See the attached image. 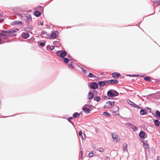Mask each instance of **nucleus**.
<instances>
[{
	"label": "nucleus",
	"instance_id": "nucleus-1",
	"mask_svg": "<svg viewBox=\"0 0 160 160\" xmlns=\"http://www.w3.org/2000/svg\"><path fill=\"white\" fill-rule=\"evenodd\" d=\"M119 94V93L116 91L112 89L108 90L107 93V95L109 97H116Z\"/></svg>",
	"mask_w": 160,
	"mask_h": 160
},
{
	"label": "nucleus",
	"instance_id": "nucleus-2",
	"mask_svg": "<svg viewBox=\"0 0 160 160\" xmlns=\"http://www.w3.org/2000/svg\"><path fill=\"white\" fill-rule=\"evenodd\" d=\"M151 108L148 107L141 109L140 111V114L141 115L147 114L148 112L151 113Z\"/></svg>",
	"mask_w": 160,
	"mask_h": 160
},
{
	"label": "nucleus",
	"instance_id": "nucleus-3",
	"mask_svg": "<svg viewBox=\"0 0 160 160\" xmlns=\"http://www.w3.org/2000/svg\"><path fill=\"white\" fill-rule=\"evenodd\" d=\"M5 32H0V37L1 38V39L6 40L8 39V38L10 37H14L16 36V34H13L11 35H9L6 34Z\"/></svg>",
	"mask_w": 160,
	"mask_h": 160
},
{
	"label": "nucleus",
	"instance_id": "nucleus-4",
	"mask_svg": "<svg viewBox=\"0 0 160 160\" xmlns=\"http://www.w3.org/2000/svg\"><path fill=\"white\" fill-rule=\"evenodd\" d=\"M89 87L90 88L93 89H97L98 87V83L96 82H91L89 84Z\"/></svg>",
	"mask_w": 160,
	"mask_h": 160
},
{
	"label": "nucleus",
	"instance_id": "nucleus-5",
	"mask_svg": "<svg viewBox=\"0 0 160 160\" xmlns=\"http://www.w3.org/2000/svg\"><path fill=\"white\" fill-rule=\"evenodd\" d=\"M112 137L114 140L116 141V142H119L120 140L119 136L115 132H112Z\"/></svg>",
	"mask_w": 160,
	"mask_h": 160
},
{
	"label": "nucleus",
	"instance_id": "nucleus-6",
	"mask_svg": "<svg viewBox=\"0 0 160 160\" xmlns=\"http://www.w3.org/2000/svg\"><path fill=\"white\" fill-rule=\"evenodd\" d=\"M140 138L143 139H144L147 137V134L143 131H141L139 134Z\"/></svg>",
	"mask_w": 160,
	"mask_h": 160
},
{
	"label": "nucleus",
	"instance_id": "nucleus-7",
	"mask_svg": "<svg viewBox=\"0 0 160 160\" xmlns=\"http://www.w3.org/2000/svg\"><path fill=\"white\" fill-rule=\"evenodd\" d=\"M108 84H116L118 83V81L117 79H112L110 80H107L106 81Z\"/></svg>",
	"mask_w": 160,
	"mask_h": 160
},
{
	"label": "nucleus",
	"instance_id": "nucleus-8",
	"mask_svg": "<svg viewBox=\"0 0 160 160\" xmlns=\"http://www.w3.org/2000/svg\"><path fill=\"white\" fill-rule=\"evenodd\" d=\"M22 22L21 21L14 20L11 22V25L12 26L18 25L22 24Z\"/></svg>",
	"mask_w": 160,
	"mask_h": 160
},
{
	"label": "nucleus",
	"instance_id": "nucleus-9",
	"mask_svg": "<svg viewBox=\"0 0 160 160\" xmlns=\"http://www.w3.org/2000/svg\"><path fill=\"white\" fill-rule=\"evenodd\" d=\"M41 34L43 35V37L45 38H50L51 37V36L47 32H45L44 31H42Z\"/></svg>",
	"mask_w": 160,
	"mask_h": 160
},
{
	"label": "nucleus",
	"instance_id": "nucleus-10",
	"mask_svg": "<svg viewBox=\"0 0 160 160\" xmlns=\"http://www.w3.org/2000/svg\"><path fill=\"white\" fill-rule=\"evenodd\" d=\"M142 143L143 147L145 150L148 149L149 148V145L146 141L142 140Z\"/></svg>",
	"mask_w": 160,
	"mask_h": 160
},
{
	"label": "nucleus",
	"instance_id": "nucleus-11",
	"mask_svg": "<svg viewBox=\"0 0 160 160\" xmlns=\"http://www.w3.org/2000/svg\"><path fill=\"white\" fill-rule=\"evenodd\" d=\"M58 31L57 30L53 31L51 33L50 36L52 39H55L57 38V34H58Z\"/></svg>",
	"mask_w": 160,
	"mask_h": 160
},
{
	"label": "nucleus",
	"instance_id": "nucleus-12",
	"mask_svg": "<svg viewBox=\"0 0 160 160\" xmlns=\"http://www.w3.org/2000/svg\"><path fill=\"white\" fill-rule=\"evenodd\" d=\"M67 55V52L66 51L62 50V51L61 52L60 54L59 55V57L62 58H63L65 57V56H66Z\"/></svg>",
	"mask_w": 160,
	"mask_h": 160
},
{
	"label": "nucleus",
	"instance_id": "nucleus-13",
	"mask_svg": "<svg viewBox=\"0 0 160 160\" xmlns=\"http://www.w3.org/2000/svg\"><path fill=\"white\" fill-rule=\"evenodd\" d=\"M107 80H105L104 81H98V83L101 87H103L105 86L106 84H107L106 82Z\"/></svg>",
	"mask_w": 160,
	"mask_h": 160
},
{
	"label": "nucleus",
	"instance_id": "nucleus-14",
	"mask_svg": "<svg viewBox=\"0 0 160 160\" xmlns=\"http://www.w3.org/2000/svg\"><path fill=\"white\" fill-rule=\"evenodd\" d=\"M112 75L113 78H117L121 76L120 73L118 72H114L112 73Z\"/></svg>",
	"mask_w": 160,
	"mask_h": 160
},
{
	"label": "nucleus",
	"instance_id": "nucleus-15",
	"mask_svg": "<svg viewBox=\"0 0 160 160\" xmlns=\"http://www.w3.org/2000/svg\"><path fill=\"white\" fill-rule=\"evenodd\" d=\"M82 110L85 113H87L88 114L91 111V109H89V108H88L87 107H83Z\"/></svg>",
	"mask_w": 160,
	"mask_h": 160
},
{
	"label": "nucleus",
	"instance_id": "nucleus-16",
	"mask_svg": "<svg viewBox=\"0 0 160 160\" xmlns=\"http://www.w3.org/2000/svg\"><path fill=\"white\" fill-rule=\"evenodd\" d=\"M29 34L27 32H23L22 34V37L24 39H27L29 37Z\"/></svg>",
	"mask_w": 160,
	"mask_h": 160
},
{
	"label": "nucleus",
	"instance_id": "nucleus-17",
	"mask_svg": "<svg viewBox=\"0 0 160 160\" xmlns=\"http://www.w3.org/2000/svg\"><path fill=\"white\" fill-rule=\"evenodd\" d=\"M94 96V94L93 93L91 92H89L88 93L87 96V98L88 99H91Z\"/></svg>",
	"mask_w": 160,
	"mask_h": 160
},
{
	"label": "nucleus",
	"instance_id": "nucleus-18",
	"mask_svg": "<svg viewBox=\"0 0 160 160\" xmlns=\"http://www.w3.org/2000/svg\"><path fill=\"white\" fill-rule=\"evenodd\" d=\"M79 135L81 136L82 140L85 139L86 138L84 132H82L81 131H80L79 132Z\"/></svg>",
	"mask_w": 160,
	"mask_h": 160
},
{
	"label": "nucleus",
	"instance_id": "nucleus-19",
	"mask_svg": "<svg viewBox=\"0 0 160 160\" xmlns=\"http://www.w3.org/2000/svg\"><path fill=\"white\" fill-rule=\"evenodd\" d=\"M25 30L24 31L28 32H29L31 31L33 27L32 25H28L25 28Z\"/></svg>",
	"mask_w": 160,
	"mask_h": 160
},
{
	"label": "nucleus",
	"instance_id": "nucleus-20",
	"mask_svg": "<svg viewBox=\"0 0 160 160\" xmlns=\"http://www.w3.org/2000/svg\"><path fill=\"white\" fill-rule=\"evenodd\" d=\"M34 15L37 17H39L41 15V13L39 11L36 10L34 12Z\"/></svg>",
	"mask_w": 160,
	"mask_h": 160
},
{
	"label": "nucleus",
	"instance_id": "nucleus-21",
	"mask_svg": "<svg viewBox=\"0 0 160 160\" xmlns=\"http://www.w3.org/2000/svg\"><path fill=\"white\" fill-rule=\"evenodd\" d=\"M127 102L131 106H133L134 107H135L136 104L134 103V102L131 101L130 100H127Z\"/></svg>",
	"mask_w": 160,
	"mask_h": 160
},
{
	"label": "nucleus",
	"instance_id": "nucleus-22",
	"mask_svg": "<svg viewBox=\"0 0 160 160\" xmlns=\"http://www.w3.org/2000/svg\"><path fill=\"white\" fill-rule=\"evenodd\" d=\"M153 122L155 125L157 127H158L159 126L160 122L157 119H155L153 121Z\"/></svg>",
	"mask_w": 160,
	"mask_h": 160
},
{
	"label": "nucleus",
	"instance_id": "nucleus-23",
	"mask_svg": "<svg viewBox=\"0 0 160 160\" xmlns=\"http://www.w3.org/2000/svg\"><path fill=\"white\" fill-rule=\"evenodd\" d=\"M80 116V114L78 112H75L73 113L72 118H78Z\"/></svg>",
	"mask_w": 160,
	"mask_h": 160
},
{
	"label": "nucleus",
	"instance_id": "nucleus-24",
	"mask_svg": "<svg viewBox=\"0 0 160 160\" xmlns=\"http://www.w3.org/2000/svg\"><path fill=\"white\" fill-rule=\"evenodd\" d=\"M115 103V102H114V101H108L106 102V104H109L110 106H114Z\"/></svg>",
	"mask_w": 160,
	"mask_h": 160
},
{
	"label": "nucleus",
	"instance_id": "nucleus-25",
	"mask_svg": "<svg viewBox=\"0 0 160 160\" xmlns=\"http://www.w3.org/2000/svg\"><path fill=\"white\" fill-rule=\"evenodd\" d=\"M154 5L156 6H158L159 5L160 3V0H156L154 1Z\"/></svg>",
	"mask_w": 160,
	"mask_h": 160
},
{
	"label": "nucleus",
	"instance_id": "nucleus-26",
	"mask_svg": "<svg viewBox=\"0 0 160 160\" xmlns=\"http://www.w3.org/2000/svg\"><path fill=\"white\" fill-rule=\"evenodd\" d=\"M144 80L148 82H150L152 80L151 77L149 76L145 77L144 78Z\"/></svg>",
	"mask_w": 160,
	"mask_h": 160
},
{
	"label": "nucleus",
	"instance_id": "nucleus-27",
	"mask_svg": "<svg viewBox=\"0 0 160 160\" xmlns=\"http://www.w3.org/2000/svg\"><path fill=\"white\" fill-rule=\"evenodd\" d=\"M53 44L57 47H59L60 43V42L57 41H56L53 42Z\"/></svg>",
	"mask_w": 160,
	"mask_h": 160
},
{
	"label": "nucleus",
	"instance_id": "nucleus-28",
	"mask_svg": "<svg viewBox=\"0 0 160 160\" xmlns=\"http://www.w3.org/2000/svg\"><path fill=\"white\" fill-rule=\"evenodd\" d=\"M101 99V97L100 96L95 97L93 98V100L97 102H99Z\"/></svg>",
	"mask_w": 160,
	"mask_h": 160
},
{
	"label": "nucleus",
	"instance_id": "nucleus-29",
	"mask_svg": "<svg viewBox=\"0 0 160 160\" xmlns=\"http://www.w3.org/2000/svg\"><path fill=\"white\" fill-rule=\"evenodd\" d=\"M25 19L26 21L29 23V22L32 20V18L31 16H29L28 17H26Z\"/></svg>",
	"mask_w": 160,
	"mask_h": 160
},
{
	"label": "nucleus",
	"instance_id": "nucleus-30",
	"mask_svg": "<svg viewBox=\"0 0 160 160\" xmlns=\"http://www.w3.org/2000/svg\"><path fill=\"white\" fill-rule=\"evenodd\" d=\"M113 109H114V111H113V112H116L119 111V108L116 105H114L113 107Z\"/></svg>",
	"mask_w": 160,
	"mask_h": 160
},
{
	"label": "nucleus",
	"instance_id": "nucleus-31",
	"mask_svg": "<svg viewBox=\"0 0 160 160\" xmlns=\"http://www.w3.org/2000/svg\"><path fill=\"white\" fill-rule=\"evenodd\" d=\"M155 115L158 118L160 119V112L158 110H156L155 112Z\"/></svg>",
	"mask_w": 160,
	"mask_h": 160
},
{
	"label": "nucleus",
	"instance_id": "nucleus-32",
	"mask_svg": "<svg viewBox=\"0 0 160 160\" xmlns=\"http://www.w3.org/2000/svg\"><path fill=\"white\" fill-rule=\"evenodd\" d=\"M46 43V41H43L42 42H40L39 43V45L41 46L42 47H43Z\"/></svg>",
	"mask_w": 160,
	"mask_h": 160
},
{
	"label": "nucleus",
	"instance_id": "nucleus-33",
	"mask_svg": "<svg viewBox=\"0 0 160 160\" xmlns=\"http://www.w3.org/2000/svg\"><path fill=\"white\" fill-rule=\"evenodd\" d=\"M131 129H132L134 131H137L138 129L137 127L134 125L133 126H132V127H131Z\"/></svg>",
	"mask_w": 160,
	"mask_h": 160
},
{
	"label": "nucleus",
	"instance_id": "nucleus-34",
	"mask_svg": "<svg viewBox=\"0 0 160 160\" xmlns=\"http://www.w3.org/2000/svg\"><path fill=\"white\" fill-rule=\"evenodd\" d=\"M87 76L89 78H96L97 77L95 75L91 73H89V74Z\"/></svg>",
	"mask_w": 160,
	"mask_h": 160
},
{
	"label": "nucleus",
	"instance_id": "nucleus-35",
	"mask_svg": "<svg viewBox=\"0 0 160 160\" xmlns=\"http://www.w3.org/2000/svg\"><path fill=\"white\" fill-rule=\"evenodd\" d=\"M12 30L11 29H9L8 30H2V32H5L6 33H12Z\"/></svg>",
	"mask_w": 160,
	"mask_h": 160
},
{
	"label": "nucleus",
	"instance_id": "nucleus-36",
	"mask_svg": "<svg viewBox=\"0 0 160 160\" xmlns=\"http://www.w3.org/2000/svg\"><path fill=\"white\" fill-rule=\"evenodd\" d=\"M63 61L64 63H68L69 62V59L67 58H64Z\"/></svg>",
	"mask_w": 160,
	"mask_h": 160
},
{
	"label": "nucleus",
	"instance_id": "nucleus-37",
	"mask_svg": "<svg viewBox=\"0 0 160 160\" xmlns=\"http://www.w3.org/2000/svg\"><path fill=\"white\" fill-rule=\"evenodd\" d=\"M103 115L108 117H109L111 115V114L108 112L106 111L105 112H104L103 113Z\"/></svg>",
	"mask_w": 160,
	"mask_h": 160
},
{
	"label": "nucleus",
	"instance_id": "nucleus-38",
	"mask_svg": "<svg viewBox=\"0 0 160 160\" xmlns=\"http://www.w3.org/2000/svg\"><path fill=\"white\" fill-rule=\"evenodd\" d=\"M108 96H106V95H103L102 97V99L106 100L110 99V98H108Z\"/></svg>",
	"mask_w": 160,
	"mask_h": 160
},
{
	"label": "nucleus",
	"instance_id": "nucleus-39",
	"mask_svg": "<svg viewBox=\"0 0 160 160\" xmlns=\"http://www.w3.org/2000/svg\"><path fill=\"white\" fill-rule=\"evenodd\" d=\"M95 154V153H94V152L92 151H91L88 154V157L89 158H91L93 156H94V155Z\"/></svg>",
	"mask_w": 160,
	"mask_h": 160
},
{
	"label": "nucleus",
	"instance_id": "nucleus-40",
	"mask_svg": "<svg viewBox=\"0 0 160 160\" xmlns=\"http://www.w3.org/2000/svg\"><path fill=\"white\" fill-rule=\"evenodd\" d=\"M62 51V50H58L56 51V54L57 56L59 57V55L61 53V52Z\"/></svg>",
	"mask_w": 160,
	"mask_h": 160
},
{
	"label": "nucleus",
	"instance_id": "nucleus-41",
	"mask_svg": "<svg viewBox=\"0 0 160 160\" xmlns=\"http://www.w3.org/2000/svg\"><path fill=\"white\" fill-rule=\"evenodd\" d=\"M127 146V144L126 143H124L123 144V149H125L126 151L127 150V149L126 148V147Z\"/></svg>",
	"mask_w": 160,
	"mask_h": 160
},
{
	"label": "nucleus",
	"instance_id": "nucleus-42",
	"mask_svg": "<svg viewBox=\"0 0 160 160\" xmlns=\"http://www.w3.org/2000/svg\"><path fill=\"white\" fill-rule=\"evenodd\" d=\"M72 63H70V64H68V67L69 68H71V69H72V70H73L74 69V68L73 67V66L72 64Z\"/></svg>",
	"mask_w": 160,
	"mask_h": 160
},
{
	"label": "nucleus",
	"instance_id": "nucleus-43",
	"mask_svg": "<svg viewBox=\"0 0 160 160\" xmlns=\"http://www.w3.org/2000/svg\"><path fill=\"white\" fill-rule=\"evenodd\" d=\"M81 69L82 70V72L84 74H87V71L83 68L81 67Z\"/></svg>",
	"mask_w": 160,
	"mask_h": 160
},
{
	"label": "nucleus",
	"instance_id": "nucleus-44",
	"mask_svg": "<svg viewBox=\"0 0 160 160\" xmlns=\"http://www.w3.org/2000/svg\"><path fill=\"white\" fill-rule=\"evenodd\" d=\"M37 9H40V10H43V8L41 6H38L36 7Z\"/></svg>",
	"mask_w": 160,
	"mask_h": 160
},
{
	"label": "nucleus",
	"instance_id": "nucleus-45",
	"mask_svg": "<svg viewBox=\"0 0 160 160\" xmlns=\"http://www.w3.org/2000/svg\"><path fill=\"white\" fill-rule=\"evenodd\" d=\"M127 76H130L135 77H138L139 76H140L138 74H134V75L128 74V75H127Z\"/></svg>",
	"mask_w": 160,
	"mask_h": 160
},
{
	"label": "nucleus",
	"instance_id": "nucleus-46",
	"mask_svg": "<svg viewBox=\"0 0 160 160\" xmlns=\"http://www.w3.org/2000/svg\"><path fill=\"white\" fill-rule=\"evenodd\" d=\"M97 150L101 152H103L104 151V149L102 148H100L99 149H98Z\"/></svg>",
	"mask_w": 160,
	"mask_h": 160
},
{
	"label": "nucleus",
	"instance_id": "nucleus-47",
	"mask_svg": "<svg viewBox=\"0 0 160 160\" xmlns=\"http://www.w3.org/2000/svg\"><path fill=\"white\" fill-rule=\"evenodd\" d=\"M89 109H91V111L94 108V107L92 105H91L90 107H89Z\"/></svg>",
	"mask_w": 160,
	"mask_h": 160
},
{
	"label": "nucleus",
	"instance_id": "nucleus-48",
	"mask_svg": "<svg viewBox=\"0 0 160 160\" xmlns=\"http://www.w3.org/2000/svg\"><path fill=\"white\" fill-rule=\"evenodd\" d=\"M127 124L129 126H131L132 127V126H133L134 124L131 123H128Z\"/></svg>",
	"mask_w": 160,
	"mask_h": 160
},
{
	"label": "nucleus",
	"instance_id": "nucleus-49",
	"mask_svg": "<svg viewBox=\"0 0 160 160\" xmlns=\"http://www.w3.org/2000/svg\"><path fill=\"white\" fill-rule=\"evenodd\" d=\"M135 108H137L138 109H140V108H142V107H140L138 105H137V104L136 105L135 107Z\"/></svg>",
	"mask_w": 160,
	"mask_h": 160
},
{
	"label": "nucleus",
	"instance_id": "nucleus-50",
	"mask_svg": "<svg viewBox=\"0 0 160 160\" xmlns=\"http://www.w3.org/2000/svg\"><path fill=\"white\" fill-rule=\"evenodd\" d=\"M55 47L53 46H51L50 47V49L51 50H52Z\"/></svg>",
	"mask_w": 160,
	"mask_h": 160
},
{
	"label": "nucleus",
	"instance_id": "nucleus-51",
	"mask_svg": "<svg viewBox=\"0 0 160 160\" xmlns=\"http://www.w3.org/2000/svg\"><path fill=\"white\" fill-rule=\"evenodd\" d=\"M73 118H72V117H70L68 118L67 120L68 121H71V120L72 119H73Z\"/></svg>",
	"mask_w": 160,
	"mask_h": 160
},
{
	"label": "nucleus",
	"instance_id": "nucleus-52",
	"mask_svg": "<svg viewBox=\"0 0 160 160\" xmlns=\"http://www.w3.org/2000/svg\"><path fill=\"white\" fill-rule=\"evenodd\" d=\"M91 105L89 104H86L84 105V107H87V108H89Z\"/></svg>",
	"mask_w": 160,
	"mask_h": 160
},
{
	"label": "nucleus",
	"instance_id": "nucleus-53",
	"mask_svg": "<svg viewBox=\"0 0 160 160\" xmlns=\"http://www.w3.org/2000/svg\"><path fill=\"white\" fill-rule=\"evenodd\" d=\"M67 57L68 58H69V59L72 58V56L69 54H68V55Z\"/></svg>",
	"mask_w": 160,
	"mask_h": 160
},
{
	"label": "nucleus",
	"instance_id": "nucleus-54",
	"mask_svg": "<svg viewBox=\"0 0 160 160\" xmlns=\"http://www.w3.org/2000/svg\"><path fill=\"white\" fill-rule=\"evenodd\" d=\"M106 160H110V158L108 156H107L105 157V158Z\"/></svg>",
	"mask_w": 160,
	"mask_h": 160
},
{
	"label": "nucleus",
	"instance_id": "nucleus-55",
	"mask_svg": "<svg viewBox=\"0 0 160 160\" xmlns=\"http://www.w3.org/2000/svg\"><path fill=\"white\" fill-rule=\"evenodd\" d=\"M70 60V63H73L74 60H73V58L70 59H69V60Z\"/></svg>",
	"mask_w": 160,
	"mask_h": 160
},
{
	"label": "nucleus",
	"instance_id": "nucleus-56",
	"mask_svg": "<svg viewBox=\"0 0 160 160\" xmlns=\"http://www.w3.org/2000/svg\"><path fill=\"white\" fill-rule=\"evenodd\" d=\"M69 122H70L72 124V125L73 126H74V123L73 122H72V121H68Z\"/></svg>",
	"mask_w": 160,
	"mask_h": 160
},
{
	"label": "nucleus",
	"instance_id": "nucleus-57",
	"mask_svg": "<svg viewBox=\"0 0 160 160\" xmlns=\"http://www.w3.org/2000/svg\"><path fill=\"white\" fill-rule=\"evenodd\" d=\"M81 158L83 157V152H82V151H81Z\"/></svg>",
	"mask_w": 160,
	"mask_h": 160
},
{
	"label": "nucleus",
	"instance_id": "nucleus-58",
	"mask_svg": "<svg viewBox=\"0 0 160 160\" xmlns=\"http://www.w3.org/2000/svg\"><path fill=\"white\" fill-rule=\"evenodd\" d=\"M17 32V31H16L15 29H13L12 31V33H15L16 32Z\"/></svg>",
	"mask_w": 160,
	"mask_h": 160
},
{
	"label": "nucleus",
	"instance_id": "nucleus-59",
	"mask_svg": "<svg viewBox=\"0 0 160 160\" xmlns=\"http://www.w3.org/2000/svg\"><path fill=\"white\" fill-rule=\"evenodd\" d=\"M50 49V47L48 45L46 47V49L47 50H49V49Z\"/></svg>",
	"mask_w": 160,
	"mask_h": 160
},
{
	"label": "nucleus",
	"instance_id": "nucleus-60",
	"mask_svg": "<svg viewBox=\"0 0 160 160\" xmlns=\"http://www.w3.org/2000/svg\"><path fill=\"white\" fill-rule=\"evenodd\" d=\"M8 42V41H2L1 40V42L2 43H3V44L5 43V42Z\"/></svg>",
	"mask_w": 160,
	"mask_h": 160
},
{
	"label": "nucleus",
	"instance_id": "nucleus-61",
	"mask_svg": "<svg viewBox=\"0 0 160 160\" xmlns=\"http://www.w3.org/2000/svg\"><path fill=\"white\" fill-rule=\"evenodd\" d=\"M40 25H41V26H42L43 25V21L42 22H41L40 23Z\"/></svg>",
	"mask_w": 160,
	"mask_h": 160
},
{
	"label": "nucleus",
	"instance_id": "nucleus-62",
	"mask_svg": "<svg viewBox=\"0 0 160 160\" xmlns=\"http://www.w3.org/2000/svg\"><path fill=\"white\" fill-rule=\"evenodd\" d=\"M3 42H2V43L1 42V37H0V44H3Z\"/></svg>",
	"mask_w": 160,
	"mask_h": 160
},
{
	"label": "nucleus",
	"instance_id": "nucleus-63",
	"mask_svg": "<svg viewBox=\"0 0 160 160\" xmlns=\"http://www.w3.org/2000/svg\"><path fill=\"white\" fill-rule=\"evenodd\" d=\"M3 15L2 13H0V17H1Z\"/></svg>",
	"mask_w": 160,
	"mask_h": 160
},
{
	"label": "nucleus",
	"instance_id": "nucleus-64",
	"mask_svg": "<svg viewBox=\"0 0 160 160\" xmlns=\"http://www.w3.org/2000/svg\"><path fill=\"white\" fill-rule=\"evenodd\" d=\"M106 107H107V106L106 105H104L103 106V108H106Z\"/></svg>",
	"mask_w": 160,
	"mask_h": 160
}]
</instances>
